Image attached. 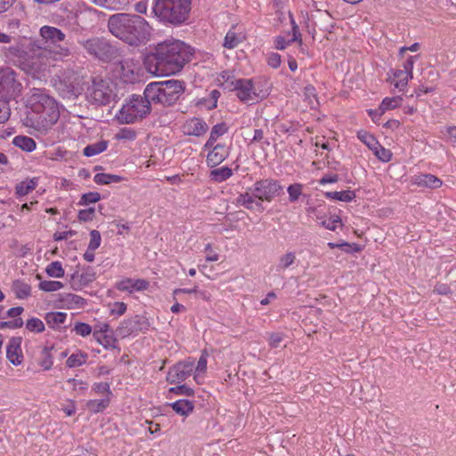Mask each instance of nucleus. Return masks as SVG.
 Wrapping results in <instances>:
<instances>
[{"mask_svg":"<svg viewBox=\"0 0 456 456\" xmlns=\"http://www.w3.org/2000/svg\"><path fill=\"white\" fill-rule=\"evenodd\" d=\"M2 53L6 59L27 72L43 71L46 67L53 65V61H63L71 53L68 47L42 48L37 42L27 44L25 40L3 47Z\"/></svg>","mask_w":456,"mask_h":456,"instance_id":"obj_1","label":"nucleus"},{"mask_svg":"<svg viewBox=\"0 0 456 456\" xmlns=\"http://www.w3.org/2000/svg\"><path fill=\"white\" fill-rule=\"evenodd\" d=\"M192 49L180 40H166L158 44L146 59L149 71L157 76L175 74L191 61Z\"/></svg>","mask_w":456,"mask_h":456,"instance_id":"obj_2","label":"nucleus"},{"mask_svg":"<svg viewBox=\"0 0 456 456\" xmlns=\"http://www.w3.org/2000/svg\"><path fill=\"white\" fill-rule=\"evenodd\" d=\"M110 32L130 45H138L149 40L151 27L140 15L130 13H117L108 20Z\"/></svg>","mask_w":456,"mask_h":456,"instance_id":"obj_3","label":"nucleus"},{"mask_svg":"<svg viewBox=\"0 0 456 456\" xmlns=\"http://www.w3.org/2000/svg\"><path fill=\"white\" fill-rule=\"evenodd\" d=\"M184 92L183 81L170 79L160 82H152L147 85L143 94L151 104L162 106L173 105Z\"/></svg>","mask_w":456,"mask_h":456,"instance_id":"obj_4","label":"nucleus"},{"mask_svg":"<svg viewBox=\"0 0 456 456\" xmlns=\"http://www.w3.org/2000/svg\"><path fill=\"white\" fill-rule=\"evenodd\" d=\"M191 10V0H155L153 12L163 23L178 26L184 23Z\"/></svg>","mask_w":456,"mask_h":456,"instance_id":"obj_5","label":"nucleus"},{"mask_svg":"<svg viewBox=\"0 0 456 456\" xmlns=\"http://www.w3.org/2000/svg\"><path fill=\"white\" fill-rule=\"evenodd\" d=\"M151 110V101L144 94H133L116 114V118L121 124H133L145 118Z\"/></svg>","mask_w":456,"mask_h":456,"instance_id":"obj_6","label":"nucleus"},{"mask_svg":"<svg viewBox=\"0 0 456 456\" xmlns=\"http://www.w3.org/2000/svg\"><path fill=\"white\" fill-rule=\"evenodd\" d=\"M88 54L104 62H110L120 57V51L103 37H92L82 42Z\"/></svg>","mask_w":456,"mask_h":456,"instance_id":"obj_7","label":"nucleus"},{"mask_svg":"<svg viewBox=\"0 0 456 456\" xmlns=\"http://www.w3.org/2000/svg\"><path fill=\"white\" fill-rule=\"evenodd\" d=\"M60 111L58 106L55 108L48 107L47 110L37 114H26L23 124L37 130L39 133H46L58 121Z\"/></svg>","mask_w":456,"mask_h":456,"instance_id":"obj_8","label":"nucleus"},{"mask_svg":"<svg viewBox=\"0 0 456 456\" xmlns=\"http://www.w3.org/2000/svg\"><path fill=\"white\" fill-rule=\"evenodd\" d=\"M114 94L110 86L109 80L96 77L86 90L87 100L97 105H107L110 102Z\"/></svg>","mask_w":456,"mask_h":456,"instance_id":"obj_9","label":"nucleus"},{"mask_svg":"<svg viewBox=\"0 0 456 456\" xmlns=\"http://www.w3.org/2000/svg\"><path fill=\"white\" fill-rule=\"evenodd\" d=\"M58 106L56 101L45 93L44 89L33 88L27 99V114H37L47 110L48 107L55 108Z\"/></svg>","mask_w":456,"mask_h":456,"instance_id":"obj_10","label":"nucleus"},{"mask_svg":"<svg viewBox=\"0 0 456 456\" xmlns=\"http://www.w3.org/2000/svg\"><path fill=\"white\" fill-rule=\"evenodd\" d=\"M75 80L76 77L73 72L68 71L62 77L56 76L53 79V86L61 97L76 98L81 94V88Z\"/></svg>","mask_w":456,"mask_h":456,"instance_id":"obj_11","label":"nucleus"},{"mask_svg":"<svg viewBox=\"0 0 456 456\" xmlns=\"http://www.w3.org/2000/svg\"><path fill=\"white\" fill-rule=\"evenodd\" d=\"M16 76V72L11 68L0 69V94L4 96L15 97L20 93L21 84Z\"/></svg>","mask_w":456,"mask_h":456,"instance_id":"obj_12","label":"nucleus"},{"mask_svg":"<svg viewBox=\"0 0 456 456\" xmlns=\"http://www.w3.org/2000/svg\"><path fill=\"white\" fill-rule=\"evenodd\" d=\"M194 371V361L188 358L172 366L167 376V380L171 384H180L192 375Z\"/></svg>","mask_w":456,"mask_h":456,"instance_id":"obj_13","label":"nucleus"},{"mask_svg":"<svg viewBox=\"0 0 456 456\" xmlns=\"http://www.w3.org/2000/svg\"><path fill=\"white\" fill-rule=\"evenodd\" d=\"M149 327L150 322L146 317L135 315L121 322L117 329V334L124 338L134 332L147 330Z\"/></svg>","mask_w":456,"mask_h":456,"instance_id":"obj_14","label":"nucleus"},{"mask_svg":"<svg viewBox=\"0 0 456 456\" xmlns=\"http://www.w3.org/2000/svg\"><path fill=\"white\" fill-rule=\"evenodd\" d=\"M255 197L261 201H271L279 194L281 187L279 183L272 179H265L257 181L252 188Z\"/></svg>","mask_w":456,"mask_h":456,"instance_id":"obj_15","label":"nucleus"},{"mask_svg":"<svg viewBox=\"0 0 456 456\" xmlns=\"http://www.w3.org/2000/svg\"><path fill=\"white\" fill-rule=\"evenodd\" d=\"M234 90L237 92L238 98L246 103L254 102L258 100L252 80L250 79H238L234 83Z\"/></svg>","mask_w":456,"mask_h":456,"instance_id":"obj_16","label":"nucleus"},{"mask_svg":"<svg viewBox=\"0 0 456 456\" xmlns=\"http://www.w3.org/2000/svg\"><path fill=\"white\" fill-rule=\"evenodd\" d=\"M118 72L125 83H134L139 77L140 66L132 59H124L118 61Z\"/></svg>","mask_w":456,"mask_h":456,"instance_id":"obj_17","label":"nucleus"},{"mask_svg":"<svg viewBox=\"0 0 456 456\" xmlns=\"http://www.w3.org/2000/svg\"><path fill=\"white\" fill-rule=\"evenodd\" d=\"M182 130L185 135L200 137L208 132V126L203 119L192 118L185 121Z\"/></svg>","mask_w":456,"mask_h":456,"instance_id":"obj_18","label":"nucleus"},{"mask_svg":"<svg viewBox=\"0 0 456 456\" xmlns=\"http://www.w3.org/2000/svg\"><path fill=\"white\" fill-rule=\"evenodd\" d=\"M39 33L43 40L45 41V43L50 42L51 44H53L52 46L49 45L44 47L48 49H53L54 47H58L59 45H57L56 44L58 42H62L66 37L65 33L53 26L45 25L41 27Z\"/></svg>","mask_w":456,"mask_h":456,"instance_id":"obj_19","label":"nucleus"},{"mask_svg":"<svg viewBox=\"0 0 456 456\" xmlns=\"http://www.w3.org/2000/svg\"><path fill=\"white\" fill-rule=\"evenodd\" d=\"M21 338L13 337L10 339L6 347V357L13 365H20L23 361L21 351Z\"/></svg>","mask_w":456,"mask_h":456,"instance_id":"obj_20","label":"nucleus"},{"mask_svg":"<svg viewBox=\"0 0 456 456\" xmlns=\"http://www.w3.org/2000/svg\"><path fill=\"white\" fill-rule=\"evenodd\" d=\"M149 281L142 279H125L117 283L116 288L119 291H128L132 293L134 290L135 291H143L149 288Z\"/></svg>","mask_w":456,"mask_h":456,"instance_id":"obj_21","label":"nucleus"},{"mask_svg":"<svg viewBox=\"0 0 456 456\" xmlns=\"http://www.w3.org/2000/svg\"><path fill=\"white\" fill-rule=\"evenodd\" d=\"M229 155L228 148L224 144H216L207 156V163L209 167L221 164Z\"/></svg>","mask_w":456,"mask_h":456,"instance_id":"obj_22","label":"nucleus"},{"mask_svg":"<svg viewBox=\"0 0 456 456\" xmlns=\"http://www.w3.org/2000/svg\"><path fill=\"white\" fill-rule=\"evenodd\" d=\"M249 191H251V192L247 191L243 194H240L237 198V204L241 205L250 210L263 209L262 204L256 200V198L254 195V191L252 188H250Z\"/></svg>","mask_w":456,"mask_h":456,"instance_id":"obj_23","label":"nucleus"},{"mask_svg":"<svg viewBox=\"0 0 456 456\" xmlns=\"http://www.w3.org/2000/svg\"><path fill=\"white\" fill-rule=\"evenodd\" d=\"M414 183L419 186L429 187L436 189L441 187L442 181L434 175L431 174H420L414 177Z\"/></svg>","mask_w":456,"mask_h":456,"instance_id":"obj_24","label":"nucleus"},{"mask_svg":"<svg viewBox=\"0 0 456 456\" xmlns=\"http://www.w3.org/2000/svg\"><path fill=\"white\" fill-rule=\"evenodd\" d=\"M68 314L63 312H51L47 313L45 316V320L49 327L53 329H61L62 327H66V320Z\"/></svg>","mask_w":456,"mask_h":456,"instance_id":"obj_25","label":"nucleus"},{"mask_svg":"<svg viewBox=\"0 0 456 456\" xmlns=\"http://www.w3.org/2000/svg\"><path fill=\"white\" fill-rule=\"evenodd\" d=\"M292 32V37L288 40H286L283 37H276L275 45L277 49L283 50L292 42H298L301 45V33L299 32L298 27L295 24V22H293Z\"/></svg>","mask_w":456,"mask_h":456,"instance_id":"obj_26","label":"nucleus"},{"mask_svg":"<svg viewBox=\"0 0 456 456\" xmlns=\"http://www.w3.org/2000/svg\"><path fill=\"white\" fill-rule=\"evenodd\" d=\"M245 39L242 33H237L234 29H230L224 37V47L227 49H233L237 47Z\"/></svg>","mask_w":456,"mask_h":456,"instance_id":"obj_27","label":"nucleus"},{"mask_svg":"<svg viewBox=\"0 0 456 456\" xmlns=\"http://www.w3.org/2000/svg\"><path fill=\"white\" fill-rule=\"evenodd\" d=\"M226 132H227V126L224 123H220V124L215 125L211 129L209 138L207 141V142L205 143L204 148L211 149L215 145V142H216V140L220 136L224 134Z\"/></svg>","mask_w":456,"mask_h":456,"instance_id":"obj_28","label":"nucleus"},{"mask_svg":"<svg viewBox=\"0 0 456 456\" xmlns=\"http://www.w3.org/2000/svg\"><path fill=\"white\" fill-rule=\"evenodd\" d=\"M12 143L25 151H28V152H31L32 151H34L36 149V142L34 141V139H32L31 137H28V136H25V135H17L13 138L12 140Z\"/></svg>","mask_w":456,"mask_h":456,"instance_id":"obj_29","label":"nucleus"},{"mask_svg":"<svg viewBox=\"0 0 456 456\" xmlns=\"http://www.w3.org/2000/svg\"><path fill=\"white\" fill-rule=\"evenodd\" d=\"M108 141L101 140L97 142L88 144L83 151V153L86 157H93L97 154L103 152L108 147Z\"/></svg>","mask_w":456,"mask_h":456,"instance_id":"obj_30","label":"nucleus"},{"mask_svg":"<svg viewBox=\"0 0 456 456\" xmlns=\"http://www.w3.org/2000/svg\"><path fill=\"white\" fill-rule=\"evenodd\" d=\"M37 185L36 178L27 179L19 183L15 187V192L18 196H25L33 191Z\"/></svg>","mask_w":456,"mask_h":456,"instance_id":"obj_31","label":"nucleus"},{"mask_svg":"<svg viewBox=\"0 0 456 456\" xmlns=\"http://www.w3.org/2000/svg\"><path fill=\"white\" fill-rule=\"evenodd\" d=\"M410 78V75L407 71L398 69L394 72V79L391 80V83L394 84L395 87L403 91L406 87Z\"/></svg>","mask_w":456,"mask_h":456,"instance_id":"obj_32","label":"nucleus"},{"mask_svg":"<svg viewBox=\"0 0 456 456\" xmlns=\"http://www.w3.org/2000/svg\"><path fill=\"white\" fill-rule=\"evenodd\" d=\"M403 98L401 96L386 97L383 99L379 105V116L383 115L387 110H394L399 107L402 103Z\"/></svg>","mask_w":456,"mask_h":456,"instance_id":"obj_33","label":"nucleus"},{"mask_svg":"<svg viewBox=\"0 0 456 456\" xmlns=\"http://www.w3.org/2000/svg\"><path fill=\"white\" fill-rule=\"evenodd\" d=\"M232 175V170L228 167H222L211 170L210 178L216 183H222Z\"/></svg>","mask_w":456,"mask_h":456,"instance_id":"obj_34","label":"nucleus"},{"mask_svg":"<svg viewBox=\"0 0 456 456\" xmlns=\"http://www.w3.org/2000/svg\"><path fill=\"white\" fill-rule=\"evenodd\" d=\"M297 256L295 252L287 251L279 257L277 269L279 271H284L289 268L296 261Z\"/></svg>","mask_w":456,"mask_h":456,"instance_id":"obj_35","label":"nucleus"},{"mask_svg":"<svg viewBox=\"0 0 456 456\" xmlns=\"http://www.w3.org/2000/svg\"><path fill=\"white\" fill-rule=\"evenodd\" d=\"M171 406L176 413L182 416H187L194 408L193 401H175Z\"/></svg>","mask_w":456,"mask_h":456,"instance_id":"obj_36","label":"nucleus"},{"mask_svg":"<svg viewBox=\"0 0 456 456\" xmlns=\"http://www.w3.org/2000/svg\"><path fill=\"white\" fill-rule=\"evenodd\" d=\"M208 353L204 350L202 353H201V355L198 361V363H197V366L195 367L194 366V371L196 372L195 375L193 376V379L194 380L200 384V379H202L200 374L201 373H204L207 370V364H208V361H207V358H208Z\"/></svg>","mask_w":456,"mask_h":456,"instance_id":"obj_37","label":"nucleus"},{"mask_svg":"<svg viewBox=\"0 0 456 456\" xmlns=\"http://www.w3.org/2000/svg\"><path fill=\"white\" fill-rule=\"evenodd\" d=\"M325 195L328 199L344 202H349L355 197V193L349 190L343 191H328Z\"/></svg>","mask_w":456,"mask_h":456,"instance_id":"obj_38","label":"nucleus"},{"mask_svg":"<svg viewBox=\"0 0 456 456\" xmlns=\"http://www.w3.org/2000/svg\"><path fill=\"white\" fill-rule=\"evenodd\" d=\"M94 181L97 184H110L112 183H120L123 177L117 175L99 173L94 175Z\"/></svg>","mask_w":456,"mask_h":456,"instance_id":"obj_39","label":"nucleus"},{"mask_svg":"<svg viewBox=\"0 0 456 456\" xmlns=\"http://www.w3.org/2000/svg\"><path fill=\"white\" fill-rule=\"evenodd\" d=\"M12 289L18 298L23 299L30 296L31 287L22 281H16L13 282Z\"/></svg>","mask_w":456,"mask_h":456,"instance_id":"obj_40","label":"nucleus"},{"mask_svg":"<svg viewBox=\"0 0 456 456\" xmlns=\"http://www.w3.org/2000/svg\"><path fill=\"white\" fill-rule=\"evenodd\" d=\"M94 338L105 348H115L117 340L109 334L94 332Z\"/></svg>","mask_w":456,"mask_h":456,"instance_id":"obj_41","label":"nucleus"},{"mask_svg":"<svg viewBox=\"0 0 456 456\" xmlns=\"http://www.w3.org/2000/svg\"><path fill=\"white\" fill-rule=\"evenodd\" d=\"M328 247L330 248H340L346 253H353V252H359L362 250V248L356 244V243H348L346 241H343L341 243H334V242H329Z\"/></svg>","mask_w":456,"mask_h":456,"instance_id":"obj_42","label":"nucleus"},{"mask_svg":"<svg viewBox=\"0 0 456 456\" xmlns=\"http://www.w3.org/2000/svg\"><path fill=\"white\" fill-rule=\"evenodd\" d=\"M87 360V354L86 353L72 354L66 361L67 366L69 368L78 367L86 363Z\"/></svg>","mask_w":456,"mask_h":456,"instance_id":"obj_43","label":"nucleus"},{"mask_svg":"<svg viewBox=\"0 0 456 456\" xmlns=\"http://www.w3.org/2000/svg\"><path fill=\"white\" fill-rule=\"evenodd\" d=\"M45 272L47 275L53 278H61L64 276L65 273L61 263L59 261H54L48 265L45 269Z\"/></svg>","mask_w":456,"mask_h":456,"instance_id":"obj_44","label":"nucleus"},{"mask_svg":"<svg viewBox=\"0 0 456 456\" xmlns=\"http://www.w3.org/2000/svg\"><path fill=\"white\" fill-rule=\"evenodd\" d=\"M91 3L95 4L105 8L113 10H122L125 7V3L120 0H89Z\"/></svg>","mask_w":456,"mask_h":456,"instance_id":"obj_45","label":"nucleus"},{"mask_svg":"<svg viewBox=\"0 0 456 456\" xmlns=\"http://www.w3.org/2000/svg\"><path fill=\"white\" fill-rule=\"evenodd\" d=\"M358 138L367 145V147L373 151V150H377V145L379 142L377 139L370 134L365 131L358 132Z\"/></svg>","mask_w":456,"mask_h":456,"instance_id":"obj_46","label":"nucleus"},{"mask_svg":"<svg viewBox=\"0 0 456 456\" xmlns=\"http://www.w3.org/2000/svg\"><path fill=\"white\" fill-rule=\"evenodd\" d=\"M38 288L45 292H53L63 288V283L58 281H42Z\"/></svg>","mask_w":456,"mask_h":456,"instance_id":"obj_47","label":"nucleus"},{"mask_svg":"<svg viewBox=\"0 0 456 456\" xmlns=\"http://www.w3.org/2000/svg\"><path fill=\"white\" fill-rule=\"evenodd\" d=\"M304 94L311 108H316L318 106L319 102L316 98L315 88L313 86H306L304 89Z\"/></svg>","mask_w":456,"mask_h":456,"instance_id":"obj_48","label":"nucleus"},{"mask_svg":"<svg viewBox=\"0 0 456 456\" xmlns=\"http://www.w3.org/2000/svg\"><path fill=\"white\" fill-rule=\"evenodd\" d=\"M110 401H87L86 408L94 413L102 411L109 406Z\"/></svg>","mask_w":456,"mask_h":456,"instance_id":"obj_49","label":"nucleus"},{"mask_svg":"<svg viewBox=\"0 0 456 456\" xmlns=\"http://www.w3.org/2000/svg\"><path fill=\"white\" fill-rule=\"evenodd\" d=\"M26 328L29 331L40 333L45 330V324L38 318H31L27 321Z\"/></svg>","mask_w":456,"mask_h":456,"instance_id":"obj_50","label":"nucleus"},{"mask_svg":"<svg viewBox=\"0 0 456 456\" xmlns=\"http://www.w3.org/2000/svg\"><path fill=\"white\" fill-rule=\"evenodd\" d=\"M11 115L9 102L5 98H0V124L6 122Z\"/></svg>","mask_w":456,"mask_h":456,"instance_id":"obj_51","label":"nucleus"},{"mask_svg":"<svg viewBox=\"0 0 456 456\" xmlns=\"http://www.w3.org/2000/svg\"><path fill=\"white\" fill-rule=\"evenodd\" d=\"M169 393L175 395H185V396H193V390L188 387L186 384L179 385L169 389Z\"/></svg>","mask_w":456,"mask_h":456,"instance_id":"obj_52","label":"nucleus"},{"mask_svg":"<svg viewBox=\"0 0 456 456\" xmlns=\"http://www.w3.org/2000/svg\"><path fill=\"white\" fill-rule=\"evenodd\" d=\"M96 279V273L92 267L86 268L80 274L81 285H87Z\"/></svg>","mask_w":456,"mask_h":456,"instance_id":"obj_53","label":"nucleus"},{"mask_svg":"<svg viewBox=\"0 0 456 456\" xmlns=\"http://www.w3.org/2000/svg\"><path fill=\"white\" fill-rule=\"evenodd\" d=\"M374 155L383 162H388L392 158V153L389 150L385 149L379 143L377 145V150H373Z\"/></svg>","mask_w":456,"mask_h":456,"instance_id":"obj_54","label":"nucleus"},{"mask_svg":"<svg viewBox=\"0 0 456 456\" xmlns=\"http://www.w3.org/2000/svg\"><path fill=\"white\" fill-rule=\"evenodd\" d=\"M101 200V196L99 192L91 191L88 193H84L80 199L79 205H87L90 203H95Z\"/></svg>","mask_w":456,"mask_h":456,"instance_id":"obj_55","label":"nucleus"},{"mask_svg":"<svg viewBox=\"0 0 456 456\" xmlns=\"http://www.w3.org/2000/svg\"><path fill=\"white\" fill-rule=\"evenodd\" d=\"M136 133L134 129L129 127L121 128L116 134V138L118 140H134Z\"/></svg>","mask_w":456,"mask_h":456,"instance_id":"obj_56","label":"nucleus"},{"mask_svg":"<svg viewBox=\"0 0 456 456\" xmlns=\"http://www.w3.org/2000/svg\"><path fill=\"white\" fill-rule=\"evenodd\" d=\"M288 192L289 195V200L294 202L297 200L302 193V185L298 183L291 184L288 188Z\"/></svg>","mask_w":456,"mask_h":456,"instance_id":"obj_57","label":"nucleus"},{"mask_svg":"<svg viewBox=\"0 0 456 456\" xmlns=\"http://www.w3.org/2000/svg\"><path fill=\"white\" fill-rule=\"evenodd\" d=\"M101 241L102 238L100 232L96 230L91 231L88 248H90L91 249H97L101 245Z\"/></svg>","mask_w":456,"mask_h":456,"instance_id":"obj_58","label":"nucleus"},{"mask_svg":"<svg viewBox=\"0 0 456 456\" xmlns=\"http://www.w3.org/2000/svg\"><path fill=\"white\" fill-rule=\"evenodd\" d=\"M74 330L77 335H80L82 337H86L91 334L92 328L89 324L85 322H77Z\"/></svg>","mask_w":456,"mask_h":456,"instance_id":"obj_59","label":"nucleus"},{"mask_svg":"<svg viewBox=\"0 0 456 456\" xmlns=\"http://www.w3.org/2000/svg\"><path fill=\"white\" fill-rule=\"evenodd\" d=\"M110 311L111 314L121 316L126 311V305L124 302H115L110 305Z\"/></svg>","mask_w":456,"mask_h":456,"instance_id":"obj_60","label":"nucleus"},{"mask_svg":"<svg viewBox=\"0 0 456 456\" xmlns=\"http://www.w3.org/2000/svg\"><path fill=\"white\" fill-rule=\"evenodd\" d=\"M94 216V208H89L86 209H82L78 212V219L83 222L92 221Z\"/></svg>","mask_w":456,"mask_h":456,"instance_id":"obj_61","label":"nucleus"},{"mask_svg":"<svg viewBox=\"0 0 456 456\" xmlns=\"http://www.w3.org/2000/svg\"><path fill=\"white\" fill-rule=\"evenodd\" d=\"M284 335L281 333L274 332L271 333L268 338L269 346L273 348L279 346L281 342L283 340Z\"/></svg>","mask_w":456,"mask_h":456,"instance_id":"obj_62","label":"nucleus"},{"mask_svg":"<svg viewBox=\"0 0 456 456\" xmlns=\"http://www.w3.org/2000/svg\"><path fill=\"white\" fill-rule=\"evenodd\" d=\"M418 57H419V55L411 56L403 64V70L407 71V73H409L411 78H412V69H413L414 61L416 59H418Z\"/></svg>","mask_w":456,"mask_h":456,"instance_id":"obj_63","label":"nucleus"},{"mask_svg":"<svg viewBox=\"0 0 456 456\" xmlns=\"http://www.w3.org/2000/svg\"><path fill=\"white\" fill-rule=\"evenodd\" d=\"M205 252L207 253L206 260L208 262H216L219 259V256L213 251L212 246L210 243L206 245Z\"/></svg>","mask_w":456,"mask_h":456,"instance_id":"obj_64","label":"nucleus"}]
</instances>
